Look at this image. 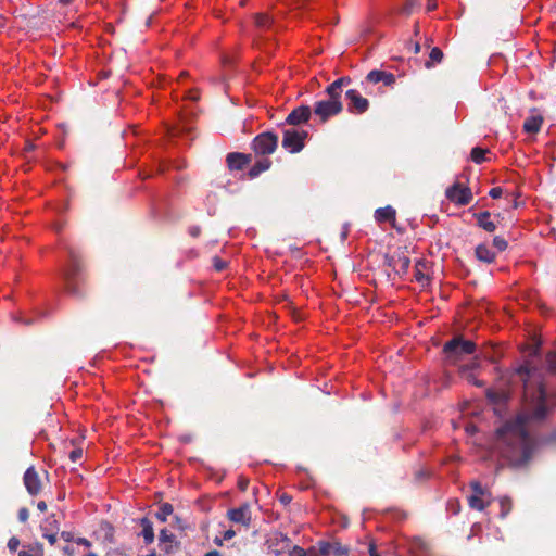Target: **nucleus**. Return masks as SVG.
Here are the masks:
<instances>
[{
    "instance_id": "obj_48",
    "label": "nucleus",
    "mask_w": 556,
    "mask_h": 556,
    "mask_svg": "<svg viewBox=\"0 0 556 556\" xmlns=\"http://www.w3.org/2000/svg\"><path fill=\"white\" fill-rule=\"evenodd\" d=\"M75 542H76L78 545H83V546H85V547H87V548L91 547V542H90L88 539H86V538H77V539L75 540Z\"/></svg>"
},
{
    "instance_id": "obj_60",
    "label": "nucleus",
    "mask_w": 556,
    "mask_h": 556,
    "mask_svg": "<svg viewBox=\"0 0 556 556\" xmlns=\"http://www.w3.org/2000/svg\"><path fill=\"white\" fill-rule=\"evenodd\" d=\"M59 2L63 5H67L73 2V0H59Z\"/></svg>"
},
{
    "instance_id": "obj_39",
    "label": "nucleus",
    "mask_w": 556,
    "mask_h": 556,
    "mask_svg": "<svg viewBox=\"0 0 556 556\" xmlns=\"http://www.w3.org/2000/svg\"><path fill=\"white\" fill-rule=\"evenodd\" d=\"M161 545H163L162 548H163L164 553L172 554L178 549L179 544L177 542H175V543H161Z\"/></svg>"
},
{
    "instance_id": "obj_47",
    "label": "nucleus",
    "mask_w": 556,
    "mask_h": 556,
    "mask_svg": "<svg viewBox=\"0 0 556 556\" xmlns=\"http://www.w3.org/2000/svg\"><path fill=\"white\" fill-rule=\"evenodd\" d=\"M279 501L282 505L287 506L291 503L292 496L287 493H283L280 495Z\"/></svg>"
},
{
    "instance_id": "obj_34",
    "label": "nucleus",
    "mask_w": 556,
    "mask_h": 556,
    "mask_svg": "<svg viewBox=\"0 0 556 556\" xmlns=\"http://www.w3.org/2000/svg\"><path fill=\"white\" fill-rule=\"evenodd\" d=\"M290 556H306L307 555V552L302 548L301 546H298V545H292L291 544V547L289 549H287V552Z\"/></svg>"
},
{
    "instance_id": "obj_58",
    "label": "nucleus",
    "mask_w": 556,
    "mask_h": 556,
    "mask_svg": "<svg viewBox=\"0 0 556 556\" xmlns=\"http://www.w3.org/2000/svg\"><path fill=\"white\" fill-rule=\"evenodd\" d=\"M420 49H421L420 45L418 42H416L414 45L413 51L415 54H418L420 52Z\"/></svg>"
},
{
    "instance_id": "obj_31",
    "label": "nucleus",
    "mask_w": 556,
    "mask_h": 556,
    "mask_svg": "<svg viewBox=\"0 0 556 556\" xmlns=\"http://www.w3.org/2000/svg\"><path fill=\"white\" fill-rule=\"evenodd\" d=\"M160 543H174L175 535L169 533L167 529H162L159 535Z\"/></svg>"
},
{
    "instance_id": "obj_1",
    "label": "nucleus",
    "mask_w": 556,
    "mask_h": 556,
    "mask_svg": "<svg viewBox=\"0 0 556 556\" xmlns=\"http://www.w3.org/2000/svg\"><path fill=\"white\" fill-rule=\"evenodd\" d=\"M547 414L546 392L543 386H539L534 402L496 430L495 448L509 467L528 466L538 450V442L528 433L526 425L542 421Z\"/></svg>"
},
{
    "instance_id": "obj_13",
    "label": "nucleus",
    "mask_w": 556,
    "mask_h": 556,
    "mask_svg": "<svg viewBox=\"0 0 556 556\" xmlns=\"http://www.w3.org/2000/svg\"><path fill=\"white\" fill-rule=\"evenodd\" d=\"M268 548L275 554L280 555L287 552L291 547V540L288 535L276 532L267 541Z\"/></svg>"
},
{
    "instance_id": "obj_19",
    "label": "nucleus",
    "mask_w": 556,
    "mask_h": 556,
    "mask_svg": "<svg viewBox=\"0 0 556 556\" xmlns=\"http://www.w3.org/2000/svg\"><path fill=\"white\" fill-rule=\"evenodd\" d=\"M477 219V224L480 228L488 232H494L496 230V225L494 222L490 219L491 214L489 211L480 212L473 214Z\"/></svg>"
},
{
    "instance_id": "obj_63",
    "label": "nucleus",
    "mask_w": 556,
    "mask_h": 556,
    "mask_svg": "<svg viewBox=\"0 0 556 556\" xmlns=\"http://www.w3.org/2000/svg\"><path fill=\"white\" fill-rule=\"evenodd\" d=\"M190 98H191L192 100H194V101H197V100L199 99V97H198V96H190Z\"/></svg>"
},
{
    "instance_id": "obj_26",
    "label": "nucleus",
    "mask_w": 556,
    "mask_h": 556,
    "mask_svg": "<svg viewBox=\"0 0 556 556\" xmlns=\"http://www.w3.org/2000/svg\"><path fill=\"white\" fill-rule=\"evenodd\" d=\"M468 504L470 508L482 511L489 505V502H485L482 495L471 494L468 496Z\"/></svg>"
},
{
    "instance_id": "obj_15",
    "label": "nucleus",
    "mask_w": 556,
    "mask_h": 556,
    "mask_svg": "<svg viewBox=\"0 0 556 556\" xmlns=\"http://www.w3.org/2000/svg\"><path fill=\"white\" fill-rule=\"evenodd\" d=\"M318 551L323 556L333 555V556H343L348 555L349 548L342 545L339 542H318Z\"/></svg>"
},
{
    "instance_id": "obj_62",
    "label": "nucleus",
    "mask_w": 556,
    "mask_h": 556,
    "mask_svg": "<svg viewBox=\"0 0 556 556\" xmlns=\"http://www.w3.org/2000/svg\"><path fill=\"white\" fill-rule=\"evenodd\" d=\"M549 440L556 442V430L553 432Z\"/></svg>"
},
{
    "instance_id": "obj_16",
    "label": "nucleus",
    "mask_w": 556,
    "mask_h": 556,
    "mask_svg": "<svg viewBox=\"0 0 556 556\" xmlns=\"http://www.w3.org/2000/svg\"><path fill=\"white\" fill-rule=\"evenodd\" d=\"M250 161V155L239 152H231L226 156L227 165L231 170L242 169Z\"/></svg>"
},
{
    "instance_id": "obj_44",
    "label": "nucleus",
    "mask_w": 556,
    "mask_h": 556,
    "mask_svg": "<svg viewBox=\"0 0 556 556\" xmlns=\"http://www.w3.org/2000/svg\"><path fill=\"white\" fill-rule=\"evenodd\" d=\"M503 194V189L501 187H494L492 188L490 191H489V195L492 198V199H498L501 198Z\"/></svg>"
},
{
    "instance_id": "obj_11",
    "label": "nucleus",
    "mask_w": 556,
    "mask_h": 556,
    "mask_svg": "<svg viewBox=\"0 0 556 556\" xmlns=\"http://www.w3.org/2000/svg\"><path fill=\"white\" fill-rule=\"evenodd\" d=\"M23 481L27 492L30 495L35 496L41 492V480L35 467L31 466L26 469V471L24 472Z\"/></svg>"
},
{
    "instance_id": "obj_37",
    "label": "nucleus",
    "mask_w": 556,
    "mask_h": 556,
    "mask_svg": "<svg viewBox=\"0 0 556 556\" xmlns=\"http://www.w3.org/2000/svg\"><path fill=\"white\" fill-rule=\"evenodd\" d=\"M546 363L548 369L556 372V352H549L547 354Z\"/></svg>"
},
{
    "instance_id": "obj_4",
    "label": "nucleus",
    "mask_w": 556,
    "mask_h": 556,
    "mask_svg": "<svg viewBox=\"0 0 556 556\" xmlns=\"http://www.w3.org/2000/svg\"><path fill=\"white\" fill-rule=\"evenodd\" d=\"M328 99L319 100L314 104V115L320 123H326L329 118L339 115L343 111V103L340 97L326 92Z\"/></svg>"
},
{
    "instance_id": "obj_23",
    "label": "nucleus",
    "mask_w": 556,
    "mask_h": 556,
    "mask_svg": "<svg viewBox=\"0 0 556 556\" xmlns=\"http://www.w3.org/2000/svg\"><path fill=\"white\" fill-rule=\"evenodd\" d=\"M271 166V161L267 157H263L261 160H257L252 167L249 170V176L251 178H255L258 175H261L263 172L269 169Z\"/></svg>"
},
{
    "instance_id": "obj_5",
    "label": "nucleus",
    "mask_w": 556,
    "mask_h": 556,
    "mask_svg": "<svg viewBox=\"0 0 556 556\" xmlns=\"http://www.w3.org/2000/svg\"><path fill=\"white\" fill-rule=\"evenodd\" d=\"M396 81V77L393 73L382 71V70H372L370 71L364 80L361 81V86L365 93L371 94L372 90L368 88L369 85H378L381 84V87H378V91L383 93L382 87H392Z\"/></svg>"
},
{
    "instance_id": "obj_59",
    "label": "nucleus",
    "mask_w": 556,
    "mask_h": 556,
    "mask_svg": "<svg viewBox=\"0 0 556 556\" xmlns=\"http://www.w3.org/2000/svg\"><path fill=\"white\" fill-rule=\"evenodd\" d=\"M369 553H370V556H379L378 553L376 552V548L374 545H370Z\"/></svg>"
},
{
    "instance_id": "obj_46",
    "label": "nucleus",
    "mask_w": 556,
    "mask_h": 556,
    "mask_svg": "<svg viewBox=\"0 0 556 556\" xmlns=\"http://www.w3.org/2000/svg\"><path fill=\"white\" fill-rule=\"evenodd\" d=\"M249 486V480L244 477H240L238 479V488L241 490V491H247Z\"/></svg>"
},
{
    "instance_id": "obj_22",
    "label": "nucleus",
    "mask_w": 556,
    "mask_h": 556,
    "mask_svg": "<svg viewBox=\"0 0 556 556\" xmlns=\"http://www.w3.org/2000/svg\"><path fill=\"white\" fill-rule=\"evenodd\" d=\"M476 256L479 261L484 263H492L495 260V253L486 245V244H479L476 248Z\"/></svg>"
},
{
    "instance_id": "obj_61",
    "label": "nucleus",
    "mask_w": 556,
    "mask_h": 556,
    "mask_svg": "<svg viewBox=\"0 0 556 556\" xmlns=\"http://www.w3.org/2000/svg\"><path fill=\"white\" fill-rule=\"evenodd\" d=\"M488 396H489L491 400H493V401H495V400L497 399V395H496V394H493V393H492V392H490V391L488 392Z\"/></svg>"
},
{
    "instance_id": "obj_52",
    "label": "nucleus",
    "mask_w": 556,
    "mask_h": 556,
    "mask_svg": "<svg viewBox=\"0 0 556 556\" xmlns=\"http://www.w3.org/2000/svg\"><path fill=\"white\" fill-rule=\"evenodd\" d=\"M412 8H413V3H406V4L403 7L402 12H403L404 14H407V15H408V14H410V12H412Z\"/></svg>"
},
{
    "instance_id": "obj_35",
    "label": "nucleus",
    "mask_w": 556,
    "mask_h": 556,
    "mask_svg": "<svg viewBox=\"0 0 556 556\" xmlns=\"http://www.w3.org/2000/svg\"><path fill=\"white\" fill-rule=\"evenodd\" d=\"M228 266V263L218 256L213 257V267L216 271H223Z\"/></svg>"
},
{
    "instance_id": "obj_57",
    "label": "nucleus",
    "mask_w": 556,
    "mask_h": 556,
    "mask_svg": "<svg viewBox=\"0 0 556 556\" xmlns=\"http://www.w3.org/2000/svg\"><path fill=\"white\" fill-rule=\"evenodd\" d=\"M204 556H220V553L216 549L207 552Z\"/></svg>"
},
{
    "instance_id": "obj_12",
    "label": "nucleus",
    "mask_w": 556,
    "mask_h": 556,
    "mask_svg": "<svg viewBox=\"0 0 556 556\" xmlns=\"http://www.w3.org/2000/svg\"><path fill=\"white\" fill-rule=\"evenodd\" d=\"M312 116V109L308 105H300L294 108L287 116L288 125L298 126L307 123Z\"/></svg>"
},
{
    "instance_id": "obj_41",
    "label": "nucleus",
    "mask_w": 556,
    "mask_h": 556,
    "mask_svg": "<svg viewBox=\"0 0 556 556\" xmlns=\"http://www.w3.org/2000/svg\"><path fill=\"white\" fill-rule=\"evenodd\" d=\"M31 553L36 556H43V546L41 543L37 542L34 545L29 546Z\"/></svg>"
},
{
    "instance_id": "obj_50",
    "label": "nucleus",
    "mask_w": 556,
    "mask_h": 556,
    "mask_svg": "<svg viewBox=\"0 0 556 556\" xmlns=\"http://www.w3.org/2000/svg\"><path fill=\"white\" fill-rule=\"evenodd\" d=\"M236 535V532L231 529L227 530L224 532L223 534V539L226 540V541H229L231 540L233 536Z\"/></svg>"
},
{
    "instance_id": "obj_7",
    "label": "nucleus",
    "mask_w": 556,
    "mask_h": 556,
    "mask_svg": "<svg viewBox=\"0 0 556 556\" xmlns=\"http://www.w3.org/2000/svg\"><path fill=\"white\" fill-rule=\"evenodd\" d=\"M308 132L305 130L286 129L281 141L282 148L290 153H299L304 148V141Z\"/></svg>"
},
{
    "instance_id": "obj_17",
    "label": "nucleus",
    "mask_w": 556,
    "mask_h": 556,
    "mask_svg": "<svg viewBox=\"0 0 556 556\" xmlns=\"http://www.w3.org/2000/svg\"><path fill=\"white\" fill-rule=\"evenodd\" d=\"M395 216L396 211L390 205L379 207L375 212V218L378 223L389 222L393 227L395 226Z\"/></svg>"
},
{
    "instance_id": "obj_24",
    "label": "nucleus",
    "mask_w": 556,
    "mask_h": 556,
    "mask_svg": "<svg viewBox=\"0 0 556 556\" xmlns=\"http://www.w3.org/2000/svg\"><path fill=\"white\" fill-rule=\"evenodd\" d=\"M488 153H490L489 149L475 147L471 149L470 159L476 164H482L483 162L488 161L485 156Z\"/></svg>"
},
{
    "instance_id": "obj_51",
    "label": "nucleus",
    "mask_w": 556,
    "mask_h": 556,
    "mask_svg": "<svg viewBox=\"0 0 556 556\" xmlns=\"http://www.w3.org/2000/svg\"><path fill=\"white\" fill-rule=\"evenodd\" d=\"M62 551H63V553H64L66 556H74V555H75V549H74V547H72V546L66 545V546H64V547L62 548Z\"/></svg>"
},
{
    "instance_id": "obj_54",
    "label": "nucleus",
    "mask_w": 556,
    "mask_h": 556,
    "mask_svg": "<svg viewBox=\"0 0 556 556\" xmlns=\"http://www.w3.org/2000/svg\"><path fill=\"white\" fill-rule=\"evenodd\" d=\"M109 528V533H106L105 538L106 540H109L110 542L113 541V528L112 526H110L108 522L105 523Z\"/></svg>"
},
{
    "instance_id": "obj_8",
    "label": "nucleus",
    "mask_w": 556,
    "mask_h": 556,
    "mask_svg": "<svg viewBox=\"0 0 556 556\" xmlns=\"http://www.w3.org/2000/svg\"><path fill=\"white\" fill-rule=\"evenodd\" d=\"M384 265L392 268L397 275H404L409 268L410 258L405 250L399 249L391 255H384Z\"/></svg>"
},
{
    "instance_id": "obj_2",
    "label": "nucleus",
    "mask_w": 556,
    "mask_h": 556,
    "mask_svg": "<svg viewBox=\"0 0 556 556\" xmlns=\"http://www.w3.org/2000/svg\"><path fill=\"white\" fill-rule=\"evenodd\" d=\"M63 280L66 292L77 298L85 295L81 290V286L85 283L83 263L73 251H70V264L63 273Z\"/></svg>"
},
{
    "instance_id": "obj_38",
    "label": "nucleus",
    "mask_w": 556,
    "mask_h": 556,
    "mask_svg": "<svg viewBox=\"0 0 556 556\" xmlns=\"http://www.w3.org/2000/svg\"><path fill=\"white\" fill-rule=\"evenodd\" d=\"M501 507H502L501 516L504 518L510 511V508H511L510 500L506 498V497L502 498L501 500Z\"/></svg>"
},
{
    "instance_id": "obj_29",
    "label": "nucleus",
    "mask_w": 556,
    "mask_h": 556,
    "mask_svg": "<svg viewBox=\"0 0 556 556\" xmlns=\"http://www.w3.org/2000/svg\"><path fill=\"white\" fill-rule=\"evenodd\" d=\"M42 531V536L51 544L54 545L58 541V531H49L47 526L40 527Z\"/></svg>"
},
{
    "instance_id": "obj_14",
    "label": "nucleus",
    "mask_w": 556,
    "mask_h": 556,
    "mask_svg": "<svg viewBox=\"0 0 556 556\" xmlns=\"http://www.w3.org/2000/svg\"><path fill=\"white\" fill-rule=\"evenodd\" d=\"M227 516L232 522L249 527L251 523V506L249 503H244L238 508L229 509Z\"/></svg>"
},
{
    "instance_id": "obj_30",
    "label": "nucleus",
    "mask_w": 556,
    "mask_h": 556,
    "mask_svg": "<svg viewBox=\"0 0 556 556\" xmlns=\"http://www.w3.org/2000/svg\"><path fill=\"white\" fill-rule=\"evenodd\" d=\"M271 20L267 14L258 13L255 15V24L261 28H266L270 25Z\"/></svg>"
},
{
    "instance_id": "obj_53",
    "label": "nucleus",
    "mask_w": 556,
    "mask_h": 556,
    "mask_svg": "<svg viewBox=\"0 0 556 556\" xmlns=\"http://www.w3.org/2000/svg\"><path fill=\"white\" fill-rule=\"evenodd\" d=\"M47 504L45 501H40L37 503V508L41 511V513H45L47 510Z\"/></svg>"
},
{
    "instance_id": "obj_21",
    "label": "nucleus",
    "mask_w": 556,
    "mask_h": 556,
    "mask_svg": "<svg viewBox=\"0 0 556 556\" xmlns=\"http://www.w3.org/2000/svg\"><path fill=\"white\" fill-rule=\"evenodd\" d=\"M351 83H352L351 77L342 76V77L338 78L337 80H334L333 83H331L326 88L325 92H331L332 94H337L338 97L341 98L343 87L349 86Z\"/></svg>"
},
{
    "instance_id": "obj_36",
    "label": "nucleus",
    "mask_w": 556,
    "mask_h": 556,
    "mask_svg": "<svg viewBox=\"0 0 556 556\" xmlns=\"http://www.w3.org/2000/svg\"><path fill=\"white\" fill-rule=\"evenodd\" d=\"M493 245H494L498 251H504V250H506V249H507L508 243H507V241H506L504 238L496 236V237H494V239H493Z\"/></svg>"
},
{
    "instance_id": "obj_3",
    "label": "nucleus",
    "mask_w": 556,
    "mask_h": 556,
    "mask_svg": "<svg viewBox=\"0 0 556 556\" xmlns=\"http://www.w3.org/2000/svg\"><path fill=\"white\" fill-rule=\"evenodd\" d=\"M476 349L473 341L466 340L463 336H455L444 343L442 352L450 364H456L466 356L472 355Z\"/></svg>"
},
{
    "instance_id": "obj_18",
    "label": "nucleus",
    "mask_w": 556,
    "mask_h": 556,
    "mask_svg": "<svg viewBox=\"0 0 556 556\" xmlns=\"http://www.w3.org/2000/svg\"><path fill=\"white\" fill-rule=\"evenodd\" d=\"M139 523L142 528L139 535H141L143 538V542L147 545L152 544L154 542V538H155L152 521L149 518L143 517L139 520Z\"/></svg>"
},
{
    "instance_id": "obj_27",
    "label": "nucleus",
    "mask_w": 556,
    "mask_h": 556,
    "mask_svg": "<svg viewBox=\"0 0 556 556\" xmlns=\"http://www.w3.org/2000/svg\"><path fill=\"white\" fill-rule=\"evenodd\" d=\"M426 264L422 261H418L415 264V279L421 286H426L429 282V277L422 273V268H425Z\"/></svg>"
},
{
    "instance_id": "obj_56",
    "label": "nucleus",
    "mask_w": 556,
    "mask_h": 556,
    "mask_svg": "<svg viewBox=\"0 0 556 556\" xmlns=\"http://www.w3.org/2000/svg\"><path fill=\"white\" fill-rule=\"evenodd\" d=\"M174 520H175V522H176V525H177V527H178L179 529H182V528H184V527H182V523H181V522H182V520H181V518H180L179 516H175V517H174Z\"/></svg>"
},
{
    "instance_id": "obj_6",
    "label": "nucleus",
    "mask_w": 556,
    "mask_h": 556,
    "mask_svg": "<svg viewBox=\"0 0 556 556\" xmlns=\"http://www.w3.org/2000/svg\"><path fill=\"white\" fill-rule=\"evenodd\" d=\"M277 146L278 136L271 131H265L257 135L252 142V149L258 155H268L274 153Z\"/></svg>"
},
{
    "instance_id": "obj_9",
    "label": "nucleus",
    "mask_w": 556,
    "mask_h": 556,
    "mask_svg": "<svg viewBox=\"0 0 556 556\" xmlns=\"http://www.w3.org/2000/svg\"><path fill=\"white\" fill-rule=\"evenodd\" d=\"M445 197L454 204L464 206L471 202L472 192L470 188L463 186L460 182H455L446 189Z\"/></svg>"
},
{
    "instance_id": "obj_20",
    "label": "nucleus",
    "mask_w": 556,
    "mask_h": 556,
    "mask_svg": "<svg viewBox=\"0 0 556 556\" xmlns=\"http://www.w3.org/2000/svg\"><path fill=\"white\" fill-rule=\"evenodd\" d=\"M542 123L543 117L541 115L528 116L523 122V130L528 134H536L540 131Z\"/></svg>"
},
{
    "instance_id": "obj_49",
    "label": "nucleus",
    "mask_w": 556,
    "mask_h": 556,
    "mask_svg": "<svg viewBox=\"0 0 556 556\" xmlns=\"http://www.w3.org/2000/svg\"><path fill=\"white\" fill-rule=\"evenodd\" d=\"M189 233L192 237H198L201 233V228L199 226H192L189 228Z\"/></svg>"
},
{
    "instance_id": "obj_33",
    "label": "nucleus",
    "mask_w": 556,
    "mask_h": 556,
    "mask_svg": "<svg viewBox=\"0 0 556 556\" xmlns=\"http://www.w3.org/2000/svg\"><path fill=\"white\" fill-rule=\"evenodd\" d=\"M470 488L473 491L472 495H482L484 496L486 494V490L482 486V484L479 481H471Z\"/></svg>"
},
{
    "instance_id": "obj_45",
    "label": "nucleus",
    "mask_w": 556,
    "mask_h": 556,
    "mask_svg": "<svg viewBox=\"0 0 556 556\" xmlns=\"http://www.w3.org/2000/svg\"><path fill=\"white\" fill-rule=\"evenodd\" d=\"M60 536L62 540H64L65 542H72V541H75L76 539L74 538V534L73 532L71 531H62L60 533Z\"/></svg>"
},
{
    "instance_id": "obj_42",
    "label": "nucleus",
    "mask_w": 556,
    "mask_h": 556,
    "mask_svg": "<svg viewBox=\"0 0 556 556\" xmlns=\"http://www.w3.org/2000/svg\"><path fill=\"white\" fill-rule=\"evenodd\" d=\"M20 546V540L16 536H12L8 541V548L11 552H15Z\"/></svg>"
},
{
    "instance_id": "obj_10",
    "label": "nucleus",
    "mask_w": 556,
    "mask_h": 556,
    "mask_svg": "<svg viewBox=\"0 0 556 556\" xmlns=\"http://www.w3.org/2000/svg\"><path fill=\"white\" fill-rule=\"evenodd\" d=\"M345 98L349 101L348 111L352 114H363L369 109V101L357 89L346 90Z\"/></svg>"
},
{
    "instance_id": "obj_28",
    "label": "nucleus",
    "mask_w": 556,
    "mask_h": 556,
    "mask_svg": "<svg viewBox=\"0 0 556 556\" xmlns=\"http://www.w3.org/2000/svg\"><path fill=\"white\" fill-rule=\"evenodd\" d=\"M442 60H443V52H442V50L440 48H438V47H434L430 51L429 60L426 62V67L430 68L435 63H441Z\"/></svg>"
},
{
    "instance_id": "obj_32",
    "label": "nucleus",
    "mask_w": 556,
    "mask_h": 556,
    "mask_svg": "<svg viewBox=\"0 0 556 556\" xmlns=\"http://www.w3.org/2000/svg\"><path fill=\"white\" fill-rule=\"evenodd\" d=\"M46 523H47L46 526L48 527L49 531H53V532L59 531L60 525L55 518V515H51L50 517H48L46 519Z\"/></svg>"
},
{
    "instance_id": "obj_25",
    "label": "nucleus",
    "mask_w": 556,
    "mask_h": 556,
    "mask_svg": "<svg viewBox=\"0 0 556 556\" xmlns=\"http://www.w3.org/2000/svg\"><path fill=\"white\" fill-rule=\"evenodd\" d=\"M174 511V507L169 503H163L159 507L157 511L155 513V518L161 521L165 522L167 521L168 516H170Z\"/></svg>"
},
{
    "instance_id": "obj_55",
    "label": "nucleus",
    "mask_w": 556,
    "mask_h": 556,
    "mask_svg": "<svg viewBox=\"0 0 556 556\" xmlns=\"http://www.w3.org/2000/svg\"><path fill=\"white\" fill-rule=\"evenodd\" d=\"M428 10L431 11L437 8V2L434 0H428Z\"/></svg>"
},
{
    "instance_id": "obj_40",
    "label": "nucleus",
    "mask_w": 556,
    "mask_h": 556,
    "mask_svg": "<svg viewBox=\"0 0 556 556\" xmlns=\"http://www.w3.org/2000/svg\"><path fill=\"white\" fill-rule=\"evenodd\" d=\"M17 518L21 522H26L29 518V510L26 507H22L18 510Z\"/></svg>"
},
{
    "instance_id": "obj_43",
    "label": "nucleus",
    "mask_w": 556,
    "mask_h": 556,
    "mask_svg": "<svg viewBox=\"0 0 556 556\" xmlns=\"http://www.w3.org/2000/svg\"><path fill=\"white\" fill-rule=\"evenodd\" d=\"M83 457V450L75 448L70 453V458L73 463L78 462Z\"/></svg>"
}]
</instances>
